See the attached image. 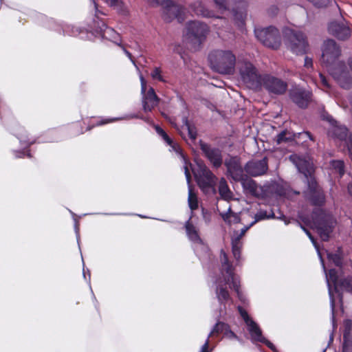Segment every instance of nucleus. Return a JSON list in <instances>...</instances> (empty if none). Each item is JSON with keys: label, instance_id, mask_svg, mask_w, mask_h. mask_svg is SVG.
Returning <instances> with one entry per match:
<instances>
[{"label": "nucleus", "instance_id": "f257e3e1", "mask_svg": "<svg viewBox=\"0 0 352 352\" xmlns=\"http://www.w3.org/2000/svg\"><path fill=\"white\" fill-rule=\"evenodd\" d=\"M208 60L212 68L219 74H230L234 72L236 56L230 50H213Z\"/></svg>", "mask_w": 352, "mask_h": 352}, {"label": "nucleus", "instance_id": "f03ea898", "mask_svg": "<svg viewBox=\"0 0 352 352\" xmlns=\"http://www.w3.org/2000/svg\"><path fill=\"white\" fill-rule=\"evenodd\" d=\"M313 217L314 229L322 241H328L336 224L334 217L320 208L313 210Z\"/></svg>", "mask_w": 352, "mask_h": 352}, {"label": "nucleus", "instance_id": "7ed1b4c3", "mask_svg": "<svg viewBox=\"0 0 352 352\" xmlns=\"http://www.w3.org/2000/svg\"><path fill=\"white\" fill-rule=\"evenodd\" d=\"M209 32L208 25L199 21H192L186 25V40L192 45V49L197 50L206 39Z\"/></svg>", "mask_w": 352, "mask_h": 352}, {"label": "nucleus", "instance_id": "20e7f679", "mask_svg": "<svg viewBox=\"0 0 352 352\" xmlns=\"http://www.w3.org/2000/svg\"><path fill=\"white\" fill-rule=\"evenodd\" d=\"M341 55L340 45L333 39H327L324 41L322 47L320 62L323 67L331 69L340 63L338 58Z\"/></svg>", "mask_w": 352, "mask_h": 352}, {"label": "nucleus", "instance_id": "39448f33", "mask_svg": "<svg viewBox=\"0 0 352 352\" xmlns=\"http://www.w3.org/2000/svg\"><path fill=\"white\" fill-rule=\"evenodd\" d=\"M285 43L287 47L297 55L307 52L308 43L306 36L301 32L287 30L285 32Z\"/></svg>", "mask_w": 352, "mask_h": 352}, {"label": "nucleus", "instance_id": "423d86ee", "mask_svg": "<svg viewBox=\"0 0 352 352\" xmlns=\"http://www.w3.org/2000/svg\"><path fill=\"white\" fill-rule=\"evenodd\" d=\"M198 186L204 194H215L217 177L205 164L199 166L198 173L195 175Z\"/></svg>", "mask_w": 352, "mask_h": 352}, {"label": "nucleus", "instance_id": "0eeeda50", "mask_svg": "<svg viewBox=\"0 0 352 352\" xmlns=\"http://www.w3.org/2000/svg\"><path fill=\"white\" fill-rule=\"evenodd\" d=\"M254 34L257 39L269 48L276 50L280 46V32L277 28L273 26L255 29Z\"/></svg>", "mask_w": 352, "mask_h": 352}, {"label": "nucleus", "instance_id": "6e6552de", "mask_svg": "<svg viewBox=\"0 0 352 352\" xmlns=\"http://www.w3.org/2000/svg\"><path fill=\"white\" fill-rule=\"evenodd\" d=\"M340 273L342 272H338L335 269H331L329 271V273L326 274V278L329 286V295L331 296V304L333 311H334L335 301L331 294L330 282H331L334 285L336 291H337L338 286H339L342 289L352 294V275L341 278L338 282Z\"/></svg>", "mask_w": 352, "mask_h": 352}, {"label": "nucleus", "instance_id": "1a4fd4ad", "mask_svg": "<svg viewBox=\"0 0 352 352\" xmlns=\"http://www.w3.org/2000/svg\"><path fill=\"white\" fill-rule=\"evenodd\" d=\"M240 75L243 81L252 89L261 87L263 76L258 73L255 67L250 62H244L240 67Z\"/></svg>", "mask_w": 352, "mask_h": 352}, {"label": "nucleus", "instance_id": "9d476101", "mask_svg": "<svg viewBox=\"0 0 352 352\" xmlns=\"http://www.w3.org/2000/svg\"><path fill=\"white\" fill-rule=\"evenodd\" d=\"M305 192L306 199L314 206H321L325 202V195L316 179H311Z\"/></svg>", "mask_w": 352, "mask_h": 352}, {"label": "nucleus", "instance_id": "9b49d317", "mask_svg": "<svg viewBox=\"0 0 352 352\" xmlns=\"http://www.w3.org/2000/svg\"><path fill=\"white\" fill-rule=\"evenodd\" d=\"M164 8L163 18L166 22H170L173 19H177L182 23L184 21V7L174 3L171 0H165L162 3Z\"/></svg>", "mask_w": 352, "mask_h": 352}, {"label": "nucleus", "instance_id": "f8f14e48", "mask_svg": "<svg viewBox=\"0 0 352 352\" xmlns=\"http://www.w3.org/2000/svg\"><path fill=\"white\" fill-rule=\"evenodd\" d=\"M328 71L340 87L346 89L351 87V77L343 63H338L336 65L331 67Z\"/></svg>", "mask_w": 352, "mask_h": 352}, {"label": "nucleus", "instance_id": "ddd939ff", "mask_svg": "<svg viewBox=\"0 0 352 352\" xmlns=\"http://www.w3.org/2000/svg\"><path fill=\"white\" fill-rule=\"evenodd\" d=\"M199 146L204 156L208 160L212 166L219 168L223 164V155L221 149L213 147L210 144L199 140Z\"/></svg>", "mask_w": 352, "mask_h": 352}, {"label": "nucleus", "instance_id": "4468645a", "mask_svg": "<svg viewBox=\"0 0 352 352\" xmlns=\"http://www.w3.org/2000/svg\"><path fill=\"white\" fill-rule=\"evenodd\" d=\"M261 86H263L270 94L276 95L284 94L287 88V85L285 82L278 78L269 74L263 76Z\"/></svg>", "mask_w": 352, "mask_h": 352}, {"label": "nucleus", "instance_id": "2eb2a0df", "mask_svg": "<svg viewBox=\"0 0 352 352\" xmlns=\"http://www.w3.org/2000/svg\"><path fill=\"white\" fill-rule=\"evenodd\" d=\"M328 32L331 36L342 41L349 39L351 36V30L344 20L333 21L328 25Z\"/></svg>", "mask_w": 352, "mask_h": 352}, {"label": "nucleus", "instance_id": "dca6fc26", "mask_svg": "<svg viewBox=\"0 0 352 352\" xmlns=\"http://www.w3.org/2000/svg\"><path fill=\"white\" fill-rule=\"evenodd\" d=\"M244 169L252 177L264 175L268 170V157L265 156L261 160H252L246 163Z\"/></svg>", "mask_w": 352, "mask_h": 352}, {"label": "nucleus", "instance_id": "f3484780", "mask_svg": "<svg viewBox=\"0 0 352 352\" xmlns=\"http://www.w3.org/2000/svg\"><path fill=\"white\" fill-rule=\"evenodd\" d=\"M224 165L227 168V174L233 180L237 182L241 180L245 175L244 167L241 166L240 158L234 156L226 159Z\"/></svg>", "mask_w": 352, "mask_h": 352}, {"label": "nucleus", "instance_id": "a211bd4d", "mask_svg": "<svg viewBox=\"0 0 352 352\" xmlns=\"http://www.w3.org/2000/svg\"><path fill=\"white\" fill-rule=\"evenodd\" d=\"M291 100L300 108H306L311 101V93L300 87L289 90Z\"/></svg>", "mask_w": 352, "mask_h": 352}, {"label": "nucleus", "instance_id": "6ab92c4d", "mask_svg": "<svg viewBox=\"0 0 352 352\" xmlns=\"http://www.w3.org/2000/svg\"><path fill=\"white\" fill-rule=\"evenodd\" d=\"M248 2L245 0H235L232 13L236 24L242 28L247 16Z\"/></svg>", "mask_w": 352, "mask_h": 352}, {"label": "nucleus", "instance_id": "aec40b11", "mask_svg": "<svg viewBox=\"0 0 352 352\" xmlns=\"http://www.w3.org/2000/svg\"><path fill=\"white\" fill-rule=\"evenodd\" d=\"M300 138H302L303 139L309 138L314 140L311 134L309 131L295 133L287 130H284L276 135L275 141L277 144H281L283 143L292 142Z\"/></svg>", "mask_w": 352, "mask_h": 352}, {"label": "nucleus", "instance_id": "412c9836", "mask_svg": "<svg viewBox=\"0 0 352 352\" xmlns=\"http://www.w3.org/2000/svg\"><path fill=\"white\" fill-rule=\"evenodd\" d=\"M296 166L299 172L304 175L307 183H309L311 179H316L315 168L312 163L305 159L298 158L296 162Z\"/></svg>", "mask_w": 352, "mask_h": 352}, {"label": "nucleus", "instance_id": "4be33fe9", "mask_svg": "<svg viewBox=\"0 0 352 352\" xmlns=\"http://www.w3.org/2000/svg\"><path fill=\"white\" fill-rule=\"evenodd\" d=\"M229 327L230 326L225 322H217L211 332L209 333L208 337L206 340L205 343L201 347L200 352H211L212 349H209L210 338L218 336L221 333H223L225 335V333L226 332Z\"/></svg>", "mask_w": 352, "mask_h": 352}, {"label": "nucleus", "instance_id": "5701e85b", "mask_svg": "<svg viewBox=\"0 0 352 352\" xmlns=\"http://www.w3.org/2000/svg\"><path fill=\"white\" fill-rule=\"evenodd\" d=\"M220 261L221 263V273L225 276V281L226 284L230 283V278L234 276L233 272V267L229 261L227 254L221 250L220 255Z\"/></svg>", "mask_w": 352, "mask_h": 352}, {"label": "nucleus", "instance_id": "b1692460", "mask_svg": "<svg viewBox=\"0 0 352 352\" xmlns=\"http://www.w3.org/2000/svg\"><path fill=\"white\" fill-rule=\"evenodd\" d=\"M143 109L145 112L151 111L158 104L159 98L153 88L151 87L146 94H144Z\"/></svg>", "mask_w": 352, "mask_h": 352}, {"label": "nucleus", "instance_id": "393cba45", "mask_svg": "<svg viewBox=\"0 0 352 352\" xmlns=\"http://www.w3.org/2000/svg\"><path fill=\"white\" fill-rule=\"evenodd\" d=\"M238 182H241L243 189L248 193L253 196H258L259 193L257 184L249 176L245 175L241 180H239Z\"/></svg>", "mask_w": 352, "mask_h": 352}, {"label": "nucleus", "instance_id": "a878e982", "mask_svg": "<svg viewBox=\"0 0 352 352\" xmlns=\"http://www.w3.org/2000/svg\"><path fill=\"white\" fill-rule=\"evenodd\" d=\"M348 129L344 126L333 125L328 131V135L340 141L346 140Z\"/></svg>", "mask_w": 352, "mask_h": 352}, {"label": "nucleus", "instance_id": "bb28decb", "mask_svg": "<svg viewBox=\"0 0 352 352\" xmlns=\"http://www.w3.org/2000/svg\"><path fill=\"white\" fill-rule=\"evenodd\" d=\"M190 8L195 14L197 16H201L204 17L212 18L214 17V15L212 11L206 9L201 2L197 1L194 2L190 5Z\"/></svg>", "mask_w": 352, "mask_h": 352}, {"label": "nucleus", "instance_id": "cd10ccee", "mask_svg": "<svg viewBox=\"0 0 352 352\" xmlns=\"http://www.w3.org/2000/svg\"><path fill=\"white\" fill-rule=\"evenodd\" d=\"M247 325L248 326V331L251 335L252 340L255 342H261L265 337L263 336L262 331L258 324L253 320Z\"/></svg>", "mask_w": 352, "mask_h": 352}, {"label": "nucleus", "instance_id": "c85d7f7f", "mask_svg": "<svg viewBox=\"0 0 352 352\" xmlns=\"http://www.w3.org/2000/svg\"><path fill=\"white\" fill-rule=\"evenodd\" d=\"M185 228L186 231V234L190 239V240L194 242H199L201 239L198 234L197 230L195 226L188 220L185 223Z\"/></svg>", "mask_w": 352, "mask_h": 352}, {"label": "nucleus", "instance_id": "c756f323", "mask_svg": "<svg viewBox=\"0 0 352 352\" xmlns=\"http://www.w3.org/2000/svg\"><path fill=\"white\" fill-rule=\"evenodd\" d=\"M108 6L115 9L119 14L126 15L127 10L122 0H103Z\"/></svg>", "mask_w": 352, "mask_h": 352}, {"label": "nucleus", "instance_id": "7c9ffc66", "mask_svg": "<svg viewBox=\"0 0 352 352\" xmlns=\"http://www.w3.org/2000/svg\"><path fill=\"white\" fill-rule=\"evenodd\" d=\"M221 217L223 221L228 224L237 223L240 222V217L238 214L232 212L231 207H230L226 212H221Z\"/></svg>", "mask_w": 352, "mask_h": 352}, {"label": "nucleus", "instance_id": "2f4dec72", "mask_svg": "<svg viewBox=\"0 0 352 352\" xmlns=\"http://www.w3.org/2000/svg\"><path fill=\"white\" fill-rule=\"evenodd\" d=\"M219 193L221 197L224 199H230L232 197V192L230 191L227 182L225 178L222 177L219 184Z\"/></svg>", "mask_w": 352, "mask_h": 352}, {"label": "nucleus", "instance_id": "473e14b6", "mask_svg": "<svg viewBox=\"0 0 352 352\" xmlns=\"http://www.w3.org/2000/svg\"><path fill=\"white\" fill-rule=\"evenodd\" d=\"M216 295L221 304L226 303L230 299V294L227 288L221 285L217 287Z\"/></svg>", "mask_w": 352, "mask_h": 352}, {"label": "nucleus", "instance_id": "72a5a7b5", "mask_svg": "<svg viewBox=\"0 0 352 352\" xmlns=\"http://www.w3.org/2000/svg\"><path fill=\"white\" fill-rule=\"evenodd\" d=\"M182 122L184 126H185L188 130L189 138L192 142H195L197 136V130L196 126L194 124H191L186 116L182 118Z\"/></svg>", "mask_w": 352, "mask_h": 352}, {"label": "nucleus", "instance_id": "f704fd0d", "mask_svg": "<svg viewBox=\"0 0 352 352\" xmlns=\"http://www.w3.org/2000/svg\"><path fill=\"white\" fill-rule=\"evenodd\" d=\"M188 205L192 210H195L198 208V200L196 194L193 192L191 186L189 185L188 190Z\"/></svg>", "mask_w": 352, "mask_h": 352}, {"label": "nucleus", "instance_id": "c9c22d12", "mask_svg": "<svg viewBox=\"0 0 352 352\" xmlns=\"http://www.w3.org/2000/svg\"><path fill=\"white\" fill-rule=\"evenodd\" d=\"M155 129L156 132L163 138L167 144L173 146V140L167 135V133L159 126H155Z\"/></svg>", "mask_w": 352, "mask_h": 352}, {"label": "nucleus", "instance_id": "e433bc0d", "mask_svg": "<svg viewBox=\"0 0 352 352\" xmlns=\"http://www.w3.org/2000/svg\"><path fill=\"white\" fill-rule=\"evenodd\" d=\"M241 243L234 240H232V251L234 257L239 260L241 254Z\"/></svg>", "mask_w": 352, "mask_h": 352}, {"label": "nucleus", "instance_id": "4c0bfd02", "mask_svg": "<svg viewBox=\"0 0 352 352\" xmlns=\"http://www.w3.org/2000/svg\"><path fill=\"white\" fill-rule=\"evenodd\" d=\"M328 258L329 261H332L336 266H342V258L340 253H329L328 254Z\"/></svg>", "mask_w": 352, "mask_h": 352}, {"label": "nucleus", "instance_id": "58836bf2", "mask_svg": "<svg viewBox=\"0 0 352 352\" xmlns=\"http://www.w3.org/2000/svg\"><path fill=\"white\" fill-rule=\"evenodd\" d=\"M299 219L301 222L303 223L305 226H309L311 228L314 229V217L313 212L311 214V217L307 215H299Z\"/></svg>", "mask_w": 352, "mask_h": 352}, {"label": "nucleus", "instance_id": "ea45409f", "mask_svg": "<svg viewBox=\"0 0 352 352\" xmlns=\"http://www.w3.org/2000/svg\"><path fill=\"white\" fill-rule=\"evenodd\" d=\"M317 8H325L332 1V0H307Z\"/></svg>", "mask_w": 352, "mask_h": 352}, {"label": "nucleus", "instance_id": "a19ab883", "mask_svg": "<svg viewBox=\"0 0 352 352\" xmlns=\"http://www.w3.org/2000/svg\"><path fill=\"white\" fill-rule=\"evenodd\" d=\"M334 168L339 173L340 175H342L344 173V163L342 161H335L333 163Z\"/></svg>", "mask_w": 352, "mask_h": 352}, {"label": "nucleus", "instance_id": "79ce46f5", "mask_svg": "<svg viewBox=\"0 0 352 352\" xmlns=\"http://www.w3.org/2000/svg\"><path fill=\"white\" fill-rule=\"evenodd\" d=\"M238 310L239 311V314L241 316V317L243 318V319L244 320L245 322L246 323V324H249L250 322H252L253 321L248 316L247 311L243 309L241 307H238Z\"/></svg>", "mask_w": 352, "mask_h": 352}, {"label": "nucleus", "instance_id": "37998d69", "mask_svg": "<svg viewBox=\"0 0 352 352\" xmlns=\"http://www.w3.org/2000/svg\"><path fill=\"white\" fill-rule=\"evenodd\" d=\"M251 226H250V224L248 226H246V227H244L243 228H242L241 230L240 234H238L237 232H236V236L233 237L232 240H234V241H238V242H241L240 241H241V238L245 235V232L249 230V228Z\"/></svg>", "mask_w": 352, "mask_h": 352}, {"label": "nucleus", "instance_id": "c03bdc74", "mask_svg": "<svg viewBox=\"0 0 352 352\" xmlns=\"http://www.w3.org/2000/svg\"><path fill=\"white\" fill-rule=\"evenodd\" d=\"M351 329H352V320H345L344 338H346V336L350 333V331Z\"/></svg>", "mask_w": 352, "mask_h": 352}, {"label": "nucleus", "instance_id": "a18cd8bd", "mask_svg": "<svg viewBox=\"0 0 352 352\" xmlns=\"http://www.w3.org/2000/svg\"><path fill=\"white\" fill-rule=\"evenodd\" d=\"M267 218V214L265 212H260L255 215V220L250 223V226H252L257 221L265 219Z\"/></svg>", "mask_w": 352, "mask_h": 352}, {"label": "nucleus", "instance_id": "49530a36", "mask_svg": "<svg viewBox=\"0 0 352 352\" xmlns=\"http://www.w3.org/2000/svg\"><path fill=\"white\" fill-rule=\"evenodd\" d=\"M230 283H231L232 284V287L233 288V289L238 294V295L239 296L240 294H239V282L236 280V278L234 276H232V278H230Z\"/></svg>", "mask_w": 352, "mask_h": 352}, {"label": "nucleus", "instance_id": "de8ad7c7", "mask_svg": "<svg viewBox=\"0 0 352 352\" xmlns=\"http://www.w3.org/2000/svg\"><path fill=\"white\" fill-rule=\"evenodd\" d=\"M279 9L277 6L272 5L267 9V14L270 16H275L278 13Z\"/></svg>", "mask_w": 352, "mask_h": 352}, {"label": "nucleus", "instance_id": "09e8293b", "mask_svg": "<svg viewBox=\"0 0 352 352\" xmlns=\"http://www.w3.org/2000/svg\"><path fill=\"white\" fill-rule=\"evenodd\" d=\"M160 73H161V71H160V68L155 67L151 73V76L154 79H157L160 81H163L164 80H163L162 76H161Z\"/></svg>", "mask_w": 352, "mask_h": 352}, {"label": "nucleus", "instance_id": "8fccbe9b", "mask_svg": "<svg viewBox=\"0 0 352 352\" xmlns=\"http://www.w3.org/2000/svg\"><path fill=\"white\" fill-rule=\"evenodd\" d=\"M261 343L265 344L267 347H269L274 352H278L276 346L265 338L261 341Z\"/></svg>", "mask_w": 352, "mask_h": 352}, {"label": "nucleus", "instance_id": "3c124183", "mask_svg": "<svg viewBox=\"0 0 352 352\" xmlns=\"http://www.w3.org/2000/svg\"><path fill=\"white\" fill-rule=\"evenodd\" d=\"M225 336L230 339H238V336L230 329V327L225 333Z\"/></svg>", "mask_w": 352, "mask_h": 352}, {"label": "nucleus", "instance_id": "603ef678", "mask_svg": "<svg viewBox=\"0 0 352 352\" xmlns=\"http://www.w3.org/2000/svg\"><path fill=\"white\" fill-rule=\"evenodd\" d=\"M219 9L226 10V0H214Z\"/></svg>", "mask_w": 352, "mask_h": 352}, {"label": "nucleus", "instance_id": "864d4df0", "mask_svg": "<svg viewBox=\"0 0 352 352\" xmlns=\"http://www.w3.org/2000/svg\"><path fill=\"white\" fill-rule=\"evenodd\" d=\"M118 45L122 49L125 54L129 58V59L134 63V60L132 56V54L125 48V46L122 45L121 43H118Z\"/></svg>", "mask_w": 352, "mask_h": 352}, {"label": "nucleus", "instance_id": "5fc2aeb1", "mask_svg": "<svg viewBox=\"0 0 352 352\" xmlns=\"http://www.w3.org/2000/svg\"><path fill=\"white\" fill-rule=\"evenodd\" d=\"M320 80L323 86H324L327 88H329L330 86L328 82V80L322 74H320Z\"/></svg>", "mask_w": 352, "mask_h": 352}, {"label": "nucleus", "instance_id": "6e6d98bb", "mask_svg": "<svg viewBox=\"0 0 352 352\" xmlns=\"http://www.w3.org/2000/svg\"><path fill=\"white\" fill-rule=\"evenodd\" d=\"M142 93L144 94L146 89V82L142 76H140Z\"/></svg>", "mask_w": 352, "mask_h": 352}, {"label": "nucleus", "instance_id": "4d7b16f0", "mask_svg": "<svg viewBox=\"0 0 352 352\" xmlns=\"http://www.w3.org/2000/svg\"><path fill=\"white\" fill-rule=\"evenodd\" d=\"M142 93L144 94L146 89V82L142 76H140Z\"/></svg>", "mask_w": 352, "mask_h": 352}, {"label": "nucleus", "instance_id": "13d9d810", "mask_svg": "<svg viewBox=\"0 0 352 352\" xmlns=\"http://www.w3.org/2000/svg\"><path fill=\"white\" fill-rule=\"evenodd\" d=\"M313 62L312 59L306 56L305 58V66L307 68L312 67Z\"/></svg>", "mask_w": 352, "mask_h": 352}, {"label": "nucleus", "instance_id": "bf43d9fd", "mask_svg": "<svg viewBox=\"0 0 352 352\" xmlns=\"http://www.w3.org/2000/svg\"><path fill=\"white\" fill-rule=\"evenodd\" d=\"M297 223L300 226L302 230L306 233V234L309 237L312 236L311 233L303 226L299 221H296Z\"/></svg>", "mask_w": 352, "mask_h": 352}, {"label": "nucleus", "instance_id": "052dcab7", "mask_svg": "<svg viewBox=\"0 0 352 352\" xmlns=\"http://www.w3.org/2000/svg\"><path fill=\"white\" fill-rule=\"evenodd\" d=\"M98 28H100V31H104V32L107 30L113 31V30L109 29L103 22H102L101 25H98Z\"/></svg>", "mask_w": 352, "mask_h": 352}, {"label": "nucleus", "instance_id": "680f3d73", "mask_svg": "<svg viewBox=\"0 0 352 352\" xmlns=\"http://www.w3.org/2000/svg\"><path fill=\"white\" fill-rule=\"evenodd\" d=\"M147 1L151 5L153 6H158L160 3V0H147Z\"/></svg>", "mask_w": 352, "mask_h": 352}, {"label": "nucleus", "instance_id": "e2e57ef3", "mask_svg": "<svg viewBox=\"0 0 352 352\" xmlns=\"http://www.w3.org/2000/svg\"><path fill=\"white\" fill-rule=\"evenodd\" d=\"M348 148L350 152H352V135L349 137L348 142Z\"/></svg>", "mask_w": 352, "mask_h": 352}, {"label": "nucleus", "instance_id": "0e129e2a", "mask_svg": "<svg viewBox=\"0 0 352 352\" xmlns=\"http://www.w3.org/2000/svg\"><path fill=\"white\" fill-rule=\"evenodd\" d=\"M116 120H117V119L103 120H102V121L99 123V124H100V125H102V124H107V123H109V122H113V121Z\"/></svg>", "mask_w": 352, "mask_h": 352}, {"label": "nucleus", "instance_id": "69168bd1", "mask_svg": "<svg viewBox=\"0 0 352 352\" xmlns=\"http://www.w3.org/2000/svg\"><path fill=\"white\" fill-rule=\"evenodd\" d=\"M310 240L311 241V242L313 243V244L314 245V246L318 248V245H317V243H316V241L315 239V238L314 237V236H311V237H309Z\"/></svg>", "mask_w": 352, "mask_h": 352}, {"label": "nucleus", "instance_id": "338daca9", "mask_svg": "<svg viewBox=\"0 0 352 352\" xmlns=\"http://www.w3.org/2000/svg\"><path fill=\"white\" fill-rule=\"evenodd\" d=\"M186 177L187 182L188 184H190V181H191V175H186Z\"/></svg>", "mask_w": 352, "mask_h": 352}, {"label": "nucleus", "instance_id": "774afa93", "mask_svg": "<svg viewBox=\"0 0 352 352\" xmlns=\"http://www.w3.org/2000/svg\"><path fill=\"white\" fill-rule=\"evenodd\" d=\"M184 168H185V175H190V172H189V170H188V167H187V166H185V167H184Z\"/></svg>", "mask_w": 352, "mask_h": 352}]
</instances>
